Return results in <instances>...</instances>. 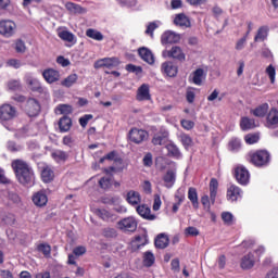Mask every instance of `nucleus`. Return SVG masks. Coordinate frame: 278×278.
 Wrapping results in <instances>:
<instances>
[{"label": "nucleus", "mask_w": 278, "mask_h": 278, "mask_svg": "<svg viewBox=\"0 0 278 278\" xmlns=\"http://www.w3.org/2000/svg\"><path fill=\"white\" fill-rule=\"evenodd\" d=\"M42 77L46 79L48 84H54L60 80V72L54 68H46L42 72Z\"/></svg>", "instance_id": "20"}, {"label": "nucleus", "mask_w": 278, "mask_h": 278, "mask_svg": "<svg viewBox=\"0 0 278 278\" xmlns=\"http://www.w3.org/2000/svg\"><path fill=\"white\" fill-rule=\"evenodd\" d=\"M235 177L237 179V184H239L241 186H248V184L250 181L251 174L245 166L239 165L235 169Z\"/></svg>", "instance_id": "9"}, {"label": "nucleus", "mask_w": 278, "mask_h": 278, "mask_svg": "<svg viewBox=\"0 0 278 278\" xmlns=\"http://www.w3.org/2000/svg\"><path fill=\"white\" fill-rule=\"evenodd\" d=\"M136 100L138 102L151 101V89L149 85L143 83V85H140V87H138L137 93H136Z\"/></svg>", "instance_id": "15"}, {"label": "nucleus", "mask_w": 278, "mask_h": 278, "mask_svg": "<svg viewBox=\"0 0 278 278\" xmlns=\"http://www.w3.org/2000/svg\"><path fill=\"white\" fill-rule=\"evenodd\" d=\"M31 201L34 205H36L39 208L46 207L49 199L45 190L37 191L33 194Z\"/></svg>", "instance_id": "13"}, {"label": "nucleus", "mask_w": 278, "mask_h": 278, "mask_svg": "<svg viewBox=\"0 0 278 278\" xmlns=\"http://www.w3.org/2000/svg\"><path fill=\"white\" fill-rule=\"evenodd\" d=\"M170 267H172V270L175 273L180 271V261L178 257H175L172 260Z\"/></svg>", "instance_id": "61"}, {"label": "nucleus", "mask_w": 278, "mask_h": 278, "mask_svg": "<svg viewBox=\"0 0 278 278\" xmlns=\"http://www.w3.org/2000/svg\"><path fill=\"white\" fill-rule=\"evenodd\" d=\"M218 192V181L216 178H212L210 181V198L207 194L201 198V203L204 207H210V200L212 204H215L216 197Z\"/></svg>", "instance_id": "4"}, {"label": "nucleus", "mask_w": 278, "mask_h": 278, "mask_svg": "<svg viewBox=\"0 0 278 278\" xmlns=\"http://www.w3.org/2000/svg\"><path fill=\"white\" fill-rule=\"evenodd\" d=\"M65 10H67L72 15H81L87 12L85 8L75 2H65Z\"/></svg>", "instance_id": "24"}, {"label": "nucleus", "mask_w": 278, "mask_h": 278, "mask_svg": "<svg viewBox=\"0 0 278 278\" xmlns=\"http://www.w3.org/2000/svg\"><path fill=\"white\" fill-rule=\"evenodd\" d=\"M169 244V238L166 233L161 232L154 239V245L159 250H164Z\"/></svg>", "instance_id": "25"}, {"label": "nucleus", "mask_w": 278, "mask_h": 278, "mask_svg": "<svg viewBox=\"0 0 278 278\" xmlns=\"http://www.w3.org/2000/svg\"><path fill=\"white\" fill-rule=\"evenodd\" d=\"M56 111H59V113L62 115H70L73 113V106L68 104H60L56 106Z\"/></svg>", "instance_id": "48"}, {"label": "nucleus", "mask_w": 278, "mask_h": 278, "mask_svg": "<svg viewBox=\"0 0 278 278\" xmlns=\"http://www.w3.org/2000/svg\"><path fill=\"white\" fill-rule=\"evenodd\" d=\"M25 111L29 117L38 116L41 111V105L36 98H28L25 105Z\"/></svg>", "instance_id": "10"}, {"label": "nucleus", "mask_w": 278, "mask_h": 278, "mask_svg": "<svg viewBox=\"0 0 278 278\" xmlns=\"http://www.w3.org/2000/svg\"><path fill=\"white\" fill-rule=\"evenodd\" d=\"M73 126V121L68 116H63L59 119V129L61 132H67Z\"/></svg>", "instance_id": "31"}, {"label": "nucleus", "mask_w": 278, "mask_h": 278, "mask_svg": "<svg viewBox=\"0 0 278 278\" xmlns=\"http://www.w3.org/2000/svg\"><path fill=\"white\" fill-rule=\"evenodd\" d=\"M242 148V143L239 138H232L228 143V149L232 152H239Z\"/></svg>", "instance_id": "43"}, {"label": "nucleus", "mask_w": 278, "mask_h": 278, "mask_svg": "<svg viewBox=\"0 0 278 278\" xmlns=\"http://www.w3.org/2000/svg\"><path fill=\"white\" fill-rule=\"evenodd\" d=\"M265 126L269 129L278 127V110L276 108H271L267 113Z\"/></svg>", "instance_id": "17"}, {"label": "nucleus", "mask_w": 278, "mask_h": 278, "mask_svg": "<svg viewBox=\"0 0 278 278\" xmlns=\"http://www.w3.org/2000/svg\"><path fill=\"white\" fill-rule=\"evenodd\" d=\"M167 152L170 156L175 157V159H180L181 157V153L178 149V147L174 143H169L166 146Z\"/></svg>", "instance_id": "42"}, {"label": "nucleus", "mask_w": 278, "mask_h": 278, "mask_svg": "<svg viewBox=\"0 0 278 278\" xmlns=\"http://www.w3.org/2000/svg\"><path fill=\"white\" fill-rule=\"evenodd\" d=\"M126 202L131 206H139L142 202V197L140 192L129 190L126 194Z\"/></svg>", "instance_id": "21"}, {"label": "nucleus", "mask_w": 278, "mask_h": 278, "mask_svg": "<svg viewBox=\"0 0 278 278\" xmlns=\"http://www.w3.org/2000/svg\"><path fill=\"white\" fill-rule=\"evenodd\" d=\"M161 71L165 76L175 78L178 74V66L172 61H165L162 63Z\"/></svg>", "instance_id": "16"}, {"label": "nucleus", "mask_w": 278, "mask_h": 278, "mask_svg": "<svg viewBox=\"0 0 278 278\" xmlns=\"http://www.w3.org/2000/svg\"><path fill=\"white\" fill-rule=\"evenodd\" d=\"M186 197H185V190L179 188L176 193H175V201L176 203L182 204V202L185 201Z\"/></svg>", "instance_id": "57"}, {"label": "nucleus", "mask_w": 278, "mask_h": 278, "mask_svg": "<svg viewBox=\"0 0 278 278\" xmlns=\"http://www.w3.org/2000/svg\"><path fill=\"white\" fill-rule=\"evenodd\" d=\"M41 177L45 184H50L54 179V172L50 167H46L41 173Z\"/></svg>", "instance_id": "37"}, {"label": "nucleus", "mask_w": 278, "mask_h": 278, "mask_svg": "<svg viewBox=\"0 0 278 278\" xmlns=\"http://www.w3.org/2000/svg\"><path fill=\"white\" fill-rule=\"evenodd\" d=\"M239 126L243 131L252 130L257 127L255 119L250 117H241V122L239 123Z\"/></svg>", "instance_id": "27"}, {"label": "nucleus", "mask_w": 278, "mask_h": 278, "mask_svg": "<svg viewBox=\"0 0 278 278\" xmlns=\"http://www.w3.org/2000/svg\"><path fill=\"white\" fill-rule=\"evenodd\" d=\"M14 49H15L16 53H25L26 45H25V42L22 39H17L15 41Z\"/></svg>", "instance_id": "54"}, {"label": "nucleus", "mask_w": 278, "mask_h": 278, "mask_svg": "<svg viewBox=\"0 0 278 278\" xmlns=\"http://www.w3.org/2000/svg\"><path fill=\"white\" fill-rule=\"evenodd\" d=\"M99 186L102 188V190H109L112 186V180L109 177H102L99 180Z\"/></svg>", "instance_id": "52"}, {"label": "nucleus", "mask_w": 278, "mask_h": 278, "mask_svg": "<svg viewBox=\"0 0 278 278\" xmlns=\"http://www.w3.org/2000/svg\"><path fill=\"white\" fill-rule=\"evenodd\" d=\"M144 266L151 267L155 264V255L151 251H146L143 255Z\"/></svg>", "instance_id": "41"}, {"label": "nucleus", "mask_w": 278, "mask_h": 278, "mask_svg": "<svg viewBox=\"0 0 278 278\" xmlns=\"http://www.w3.org/2000/svg\"><path fill=\"white\" fill-rule=\"evenodd\" d=\"M17 115H18V112L14 106H12L8 103L2 104L0 106V122L2 124L13 121L14 118L17 117Z\"/></svg>", "instance_id": "5"}, {"label": "nucleus", "mask_w": 278, "mask_h": 278, "mask_svg": "<svg viewBox=\"0 0 278 278\" xmlns=\"http://www.w3.org/2000/svg\"><path fill=\"white\" fill-rule=\"evenodd\" d=\"M86 37L96 40V41H102L104 39V36L101 31L93 29V28H88L86 30Z\"/></svg>", "instance_id": "36"}, {"label": "nucleus", "mask_w": 278, "mask_h": 278, "mask_svg": "<svg viewBox=\"0 0 278 278\" xmlns=\"http://www.w3.org/2000/svg\"><path fill=\"white\" fill-rule=\"evenodd\" d=\"M203 75H204V70L203 68H197L193 72V78H192L193 84L197 85V86H201Z\"/></svg>", "instance_id": "45"}, {"label": "nucleus", "mask_w": 278, "mask_h": 278, "mask_svg": "<svg viewBox=\"0 0 278 278\" xmlns=\"http://www.w3.org/2000/svg\"><path fill=\"white\" fill-rule=\"evenodd\" d=\"M91 119H93V115L86 114L78 119V123L83 128H85Z\"/></svg>", "instance_id": "58"}, {"label": "nucleus", "mask_w": 278, "mask_h": 278, "mask_svg": "<svg viewBox=\"0 0 278 278\" xmlns=\"http://www.w3.org/2000/svg\"><path fill=\"white\" fill-rule=\"evenodd\" d=\"M102 235L104 238L112 239L117 237V231L115 228H104Z\"/></svg>", "instance_id": "53"}, {"label": "nucleus", "mask_w": 278, "mask_h": 278, "mask_svg": "<svg viewBox=\"0 0 278 278\" xmlns=\"http://www.w3.org/2000/svg\"><path fill=\"white\" fill-rule=\"evenodd\" d=\"M268 111L269 105L267 103H263L254 110H250V114L254 115L255 117L263 118L268 114Z\"/></svg>", "instance_id": "28"}, {"label": "nucleus", "mask_w": 278, "mask_h": 278, "mask_svg": "<svg viewBox=\"0 0 278 278\" xmlns=\"http://www.w3.org/2000/svg\"><path fill=\"white\" fill-rule=\"evenodd\" d=\"M186 99H187L188 103L192 104L194 102V99H195L194 91H192L191 89H188L187 93H186Z\"/></svg>", "instance_id": "64"}, {"label": "nucleus", "mask_w": 278, "mask_h": 278, "mask_svg": "<svg viewBox=\"0 0 278 278\" xmlns=\"http://www.w3.org/2000/svg\"><path fill=\"white\" fill-rule=\"evenodd\" d=\"M142 162L144 166L151 167V165H153V154H151V152H148L144 155Z\"/></svg>", "instance_id": "60"}, {"label": "nucleus", "mask_w": 278, "mask_h": 278, "mask_svg": "<svg viewBox=\"0 0 278 278\" xmlns=\"http://www.w3.org/2000/svg\"><path fill=\"white\" fill-rule=\"evenodd\" d=\"M94 215L106 223L116 220V215L106 208H96Z\"/></svg>", "instance_id": "19"}, {"label": "nucleus", "mask_w": 278, "mask_h": 278, "mask_svg": "<svg viewBox=\"0 0 278 278\" xmlns=\"http://www.w3.org/2000/svg\"><path fill=\"white\" fill-rule=\"evenodd\" d=\"M7 65L15 70H18L21 67V61L18 59H10L7 62Z\"/></svg>", "instance_id": "63"}, {"label": "nucleus", "mask_w": 278, "mask_h": 278, "mask_svg": "<svg viewBox=\"0 0 278 278\" xmlns=\"http://www.w3.org/2000/svg\"><path fill=\"white\" fill-rule=\"evenodd\" d=\"M121 60L117 56L102 58L94 62V68L106 67L109 70L116 68L121 65Z\"/></svg>", "instance_id": "7"}, {"label": "nucleus", "mask_w": 278, "mask_h": 278, "mask_svg": "<svg viewBox=\"0 0 278 278\" xmlns=\"http://www.w3.org/2000/svg\"><path fill=\"white\" fill-rule=\"evenodd\" d=\"M248 162L257 168L267 167L271 162V154L267 150H256L248 153Z\"/></svg>", "instance_id": "2"}, {"label": "nucleus", "mask_w": 278, "mask_h": 278, "mask_svg": "<svg viewBox=\"0 0 278 278\" xmlns=\"http://www.w3.org/2000/svg\"><path fill=\"white\" fill-rule=\"evenodd\" d=\"M59 38L65 42H74L75 35L68 30H61L59 31Z\"/></svg>", "instance_id": "40"}, {"label": "nucleus", "mask_w": 278, "mask_h": 278, "mask_svg": "<svg viewBox=\"0 0 278 278\" xmlns=\"http://www.w3.org/2000/svg\"><path fill=\"white\" fill-rule=\"evenodd\" d=\"M117 225L118 229L124 232H135L138 229V220L135 217H125Z\"/></svg>", "instance_id": "8"}, {"label": "nucleus", "mask_w": 278, "mask_h": 278, "mask_svg": "<svg viewBox=\"0 0 278 278\" xmlns=\"http://www.w3.org/2000/svg\"><path fill=\"white\" fill-rule=\"evenodd\" d=\"M17 30V25L12 20H0V36L10 39L14 37Z\"/></svg>", "instance_id": "3"}, {"label": "nucleus", "mask_w": 278, "mask_h": 278, "mask_svg": "<svg viewBox=\"0 0 278 278\" xmlns=\"http://www.w3.org/2000/svg\"><path fill=\"white\" fill-rule=\"evenodd\" d=\"M26 83L29 86L31 91L39 92V93L43 92V87H41V83L39 81V79L29 76L27 77Z\"/></svg>", "instance_id": "29"}, {"label": "nucleus", "mask_w": 278, "mask_h": 278, "mask_svg": "<svg viewBox=\"0 0 278 278\" xmlns=\"http://www.w3.org/2000/svg\"><path fill=\"white\" fill-rule=\"evenodd\" d=\"M255 266V256L252 252L241 257V269L249 270Z\"/></svg>", "instance_id": "23"}, {"label": "nucleus", "mask_w": 278, "mask_h": 278, "mask_svg": "<svg viewBox=\"0 0 278 278\" xmlns=\"http://www.w3.org/2000/svg\"><path fill=\"white\" fill-rule=\"evenodd\" d=\"M128 139L135 144H142L149 139V132L139 128H131L128 132Z\"/></svg>", "instance_id": "6"}, {"label": "nucleus", "mask_w": 278, "mask_h": 278, "mask_svg": "<svg viewBox=\"0 0 278 278\" xmlns=\"http://www.w3.org/2000/svg\"><path fill=\"white\" fill-rule=\"evenodd\" d=\"M132 245H136L137 249H140L141 247H146L148 243L147 235H138L135 237V239L131 241Z\"/></svg>", "instance_id": "39"}, {"label": "nucleus", "mask_w": 278, "mask_h": 278, "mask_svg": "<svg viewBox=\"0 0 278 278\" xmlns=\"http://www.w3.org/2000/svg\"><path fill=\"white\" fill-rule=\"evenodd\" d=\"M179 40H180V36L172 30H166L161 36L162 45H174V43H178Z\"/></svg>", "instance_id": "18"}, {"label": "nucleus", "mask_w": 278, "mask_h": 278, "mask_svg": "<svg viewBox=\"0 0 278 278\" xmlns=\"http://www.w3.org/2000/svg\"><path fill=\"white\" fill-rule=\"evenodd\" d=\"M137 214L146 220L154 222L157 219L155 214H151V207L147 204H140L136 207Z\"/></svg>", "instance_id": "14"}, {"label": "nucleus", "mask_w": 278, "mask_h": 278, "mask_svg": "<svg viewBox=\"0 0 278 278\" xmlns=\"http://www.w3.org/2000/svg\"><path fill=\"white\" fill-rule=\"evenodd\" d=\"M37 250L38 252L42 253L46 257L51 256L52 248L49 243H39Z\"/></svg>", "instance_id": "46"}, {"label": "nucleus", "mask_w": 278, "mask_h": 278, "mask_svg": "<svg viewBox=\"0 0 278 278\" xmlns=\"http://www.w3.org/2000/svg\"><path fill=\"white\" fill-rule=\"evenodd\" d=\"M185 235L187 237H198L200 235V231L197 227L194 226H189L185 229Z\"/></svg>", "instance_id": "55"}, {"label": "nucleus", "mask_w": 278, "mask_h": 278, "mask_svg": "<svg viewBox=\"0 0 278 278\" xmlns=\"http://www.w3.org/2000/svg\"><path fill=\"white\" fill-rule=\"evenodd\" d=\"M174 24L181 28H190L191 27L190 20L184 13H179L176 15V17L174 18Z\"/></svg>", "instance_id": "26"}, {"label": "nucleus", "mask_w": 278, "mask_h": 278, "mask_svg": "<svg viewBox=\"0 0 278 278\" xmlns=\"http://www.w3.org/2000/svg\"><path fill=\"white\" fill-rule=\"evenodd\" d=\"M125 70L128 72V73H142L143 72V68L142 66H137L132 63H129L125 66Z\"/></svg>", "instance_id": "56"}, {"label": "nucleus", "mask_w": 278, "mask_h": 278, "mask_svg": "<svg viewBox=\"0 0 278 278\" xmlns=\"http://www.w3.org/2000/svg\"><path fill=\"white\" fill-rule=\"evenodd\" d=\"M269 33V27L268 26H261L258 27L256 35L254 36V42H264Z\"/></svg>", "instance_id": "30"}, {"label": "nucleus", "mask_w": 278, "mask_h": 278, "mask_svg": "<svg viewBox=\"0 0 278 278\" xmlns=\"http://www.w3.org/2000/svg\"><path fill=\"white\" fill-rule=\"evenodd\" d=\"M8 88L11 91H21L22 90V85H21L20 80L11 79L8 83Z\"/></svg>", "instance_id": "49"}, {"label": "nucleus", "mask_w": 278, "mask_h": 278, "mask_svg": "<svg viewBox=\"0 0 278 278\" xmlns=\"http://www.w3.org/2000/svg\"><path fill=\"white\" fill-rule=\"evenodd\" d=\"M243 198V190L237 185H230L227 189V200L231 203L239 202Z\"/></svg>", "instance_id": "11"}, {"label": "nucleus", "mask_w": 278, "mask_h": 278, "mask_svg": "<svg viewBox=\"0 0 278 278\" xmlns=\"http://www.w3.org/2000/svg\"><path fill=\"white\" fill-rule=\"evenodd\" d=\"M155 29H157V24L155 22L149 23L146 29V35L153 37V33L155 31Z\"/></svg>", "instance_id": "59"}, {"label": "nucleus", "mask_w": 278, "mask_h": 278, "mask_svg": "<svg viewBox=\"0 0 278 278\" xmlns=\"http://www.w3.org/2000/svg\"><path fill=\"white\" fill-rule=\"evenodd\" d=\"M163 181H165L167 186H173V184L176 181L175 172L173 169L167 170L163 177Z\"/></svg>", "instance_id": "44"}, {"label": "nucleus", "mask_w": 278, "mask_h": 278, "mask_svg": "<svg viewBox=\"0 0 278 278\" xmlns=\"http://www.w3.org/2000/svg\"><path fill=\"white\" fill-rule=\"evenodd\" d=\"M163 56L174 59L179 62L186 61V54L182 52L181 48L178 46H173L170 50H164Z\"/></svg>", "instance_id": "12"}, {"label": "nucleus", "mask_w": 278, "mask_h": 278, "mask_svg": "<svg viewBox=\"0 0 278 278\" xmlns=\"http://www.w3.org/2000/svg\"><path fill=\"white\" fill-rule=\"evenodd\" d=\"M52 159L56 162V163H64L68 160V153L62 150H56L54 152L51 153Z\"/></svg>", "instance_id": "34"}, {"label": "nucleus", "mask_w": 278, "mask_h": 278, "mask_svg": "<svg viewBox=\"0 0 278 278\" xmlns=\"http://www.w3.org/2000/svg\"><path fill=\"white\" fill-rule=\"evenodd\" d=\"M245 143L248 144H255L260 141V135L258 134H248L244 137Z\"/></svg>", "instance_id": "50"}, {"label": "nucleus", "mask_w": 278, "mask_h": 278, "mask_svg": "<svg viewBox=\"0 0 278 278\" xmlns=\"http://www.w3.org/2000/svg\"><path fill=\"white\" fill-rule=\"evenodd\" d=\"M180 125L186 130H191L194 127V123L192 121L181 119Z\"/></svg>", "instance_id": "62"}, {"label": "nucleus", "mask_w": 278, "mask_h": 278, "mask_svg": "<svg viewBox=\"0 0 278 278\" xmlns=\"http://www.w3.org/2000/svg\"><path fill=\"white\" fill-rule=\"evenodd\" d=\"M188 199L191 202L194 210L199 208V197L197 189L194 187H190L188 189Z\"/></svg>", "instance_id": "33"}, {"label": "nucleus", "mask_w": 278, "mask_h": 278, "mask_svg": "<svg viewBox=\"0 0 278 278\" xmlns=\"http://www.w3.org/2000/svg\"><path fill=\"white\" fill-rule=\"evenodd\" d=\"M78 81V74L72 73L61 80V86L72 88Z\"/></svg>", "instance_id": "32"}, {"label": "nucleus", "mask_w": 278, "mask_h": 278, "mask_svg": "<svg viewBox=\"0 0 278 278\" xmlns=\"http://www.w3.org/2000/svg\"><path fill=\"white\" fill-rule=\"evenodd\" d=\"M167 138H168L167 131H160L155 134L154 137L152 138V143L154 146H163Z\"/></svg>", "instance_id": "35"}, {"label": "nucleus", "mask_w": 278, "mask_h": 278, "mask_svg": "<svg viewBox=\"0 0 278 278\" xmlns=\"http://www.w3.org/2000/svg\"><path fill=\"white\" fill-rule=\"evenodd\" d=\"M11 167L14 172L15 179L21 184V186H24L25 188H31V186H35V172L28 162L22 159H16L12 161Z\"/></svg>", "instance_id": "1"}, {"label": "nucleus", "mask_w": 278, "mask_h": 278, "mask_svg": "<svg viewBox=\"0 0 278 278\" xmlns=\"http://www.w3.org/2000/svg\"><path fill=\"white\" fill-rule=\"evenodd\" d=\"M138 54L142 61L146 63L153 65L155 63V58L153 56V52L150 51L147 47H141L138 49Z\"/></svg>", "instance_id": "22"}, {"label": "nucleus", "mask_w": 278, "mask_h": 278, "mask_svg": "<svg viewBox=\"0 0 278 278\" xmlns=\"http://www.w3.org/2000/svg\"><path fill=\"white\" fill-rule=\"evenodd\" d=\"M265 74L268 76L270 84H275L276 81V67L273 64H269L265 68Z\"/></svg>", "instance_id": "47"}, {"label": "nucleus", "mask_w": 278, "mask_h": 278, "mask_svg": "<svg viewBox=\"0 0 278 278\" xmlns=\"http://www.w3.org/2000/svg\"><path fill=\"white\" fill-rule=\"evenodd\" d=\"M222 219L227 226L233 225V215L230 212H223L222 213Z\"/></svg>", "instance_id": "51"}, {"label": "nucleus", "mask_w": 278, "mask_h": 278, "mask_svg": "<svg viewBox=\"0 0 278 278\" xmlns=\"http://www.w3.org/2000/svg\"><path fill=\"white\" fill-rule=\"evenodd\" d=\"M178 138L186 150L192 147L193 140L189 135L181 132Z\"/></svg>", "instance_id": "38"}]
</instances>
